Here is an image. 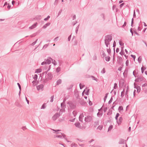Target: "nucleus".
I'll use <instances>...</instances> for the list:
<instances>
[{"label": "nucleus", "instance_id": "obj_59", "mask_svg": "<svg viewBox=\"0 0 147 147\" xmlns=\"http://www.w3.org/2000/svg\"><path fill=\"white\" fill-rule=\"evenodd\" d=\"M131 57H132L133 58H134V60L135 61V59L136 58V56L134 55H131Z\"/></svg>", "mask_w": 147, "mask_h": 147}, {"label": "nucleus", "instance_id": "obj_54", "mask_svg": "<svg viewBox=\"0 0 147 147\" xmlns=\"http://www.w3.org/2000/svg\"><path fill=\"white\" fill-rule=\"evenodd\" d=\"M107 52H108V53L110 54L111 53V49H110L109 48V49H107Z\"/></svg>", "mask_w": 147, "mask_h": 147}, {"label": "nucleus", "instance_id": "obj_56", "mask_svg": "<svg viewBox=\"0 0 147 147\" xmlns=\"http://www.w3.org/2000/svg\"><path fill=\"white\" fill-rule=\"evenodd\" d=\"M102 113H99V112L97 114V115L98 116H102Z\"/></svg>", "mask_w": 147, "mask_h": 147}, {"label": "nucleus", "instance_id": "obj_13", "mask_svg": "<svg viewBox=\"0 0 147 147\" xmlns=\"http://www.w3.org/2000/svg\"><path fill=\"white\" fill-rule=\"evenodd\" d=\"M135 88L137 89V92L139 93L141 90V88L140 86H135Z\"/></svg>", "mask_w": 147, "mask_h": 147}, {"label": "nucleus", "instance_id": "obj_26", "mask_svg": "<svg viewBox=\"0 0 147 147\" xmlns=\"http://www.w3.org/2000/svg\"><path fill=\"white\" fill-rule=\"evenodd\" d=\"M124 94H125L124 89H123V91H122L121 92V97H123L124 96Z\"/></svg>", "mask_w": 147, "mask_h": 147}, {"label": "nucleus", "instance_id": "obj_50", "mask_svg": "<svg viewBox=\"0 0 147 147\" xmlns=\"http://www.w3.org/2000/svg\"><path fill=\"white\" fill-rule=\"evenodd\" d=\"M133 23H134V19H133V18H132V20H131V26L132 27H133Z\"/></svg>", "mask_w": 147, "mask_h": 147}, {"label": "nucleus", "instance_id": "obj_30", "mask_svg": "<svg viewBox=\"0 0 147 147\" xmlns=\"http://www.w3.org/2000/svg\"><path fill=\"white\" fill-rule=\"evenodd\" d=\"M77 114V112L76 111H74L73 112V114L74 117H75Z\"/></svg>", "mask_w": 147, "mask_h": 147}, {"label": "nucleus", "instance_id": "obj_12", "mask_svg": "<svg viewBox=\"0 0 147 147\" xmlns=\"http://www.w3.org/2000/svg\"><path fill=\"white\" fill-rule=\"evenodd\" d=\"M75 125L76 127H78L79 128H81V127L80 123L78 122H77V123H75Z\"/></svg>", "mask_w": 147, "mask_h": 147}, {"label": "nucleus", "instance_id": "obj_42", "mask_svg": "<svg viewBox=\"0 0 147 147\" xmlns=\"http://www.w3.org/2000/svg\"><path fill=\"white\" fill-rule=\"evenodd\" d=\"M42 18V16H38L36 17V19L37 20H40Z\"/></svg>", "mask_w": 147, "mask_h": 147}, {"label": "nucleus", "instance_id": "obj_28", "mask_svg": "<svg viewBox=\"0 0 147 147\" xmlns=\"http://www.w3.org/2000/svg\"><path fill=\"white\" fill-rule=\"evenodd\" d=\"M123 120V118L122 117H120L119 118V121H118V123H121Z\"/></svg>", "mask_w": 147, "mask_h": 147}, {"label": "nucleus", "instance_id": "obj_21", "mask_svg": "<svg viewBox=\"0 0 147 147\" xmlns=\"http://www.w3.org/2000/svg\"><path fill=\"white\" fill-rule=\"evenodd\" d=\"M119 113H117L116 114V116L115 117V118L116 120H117V122H118V118L119 117Z\"/></svg>", "mask_w": 147, "mask_h": 147}, {"label": "nucleus", "instance_id": "obj_51", "mask_svg": "<svg viewBox=\"0 0 147 147\" xmlns=\"http://www.w3.org/2000/svg\"><path fill=\"white\" fill-rule=\"evenodd\" d=\"M112 100H113V98H112V97L110 99V100H109V101L108 103L110 104L112 101Z\"/></svg>", "mask_w": 147, "mask_h": 147}, {"label": "nucleus", "instance_id": "obj_40", "mask_svg": "<svg viewBox=\"0 0 147 147\" xmlns=\"http://www.w3.org/2000/svg\"><path fill=\"white\" fill-rule=\"evenodd\" d=\"M101 72L102 74H104L105 72V69L104 68L101 71Z\"/></svg>", "mask_w": 147, "mask_h": 147}, {"label": "nucleus", "instance_id": "obj_49", "mask_svg": "<svg viewBox=\"0 0 147 147\" xmlns=\"http://www.w3.org/2000/svg\"><path fill=\"white\" fill-rule=\"evenodd\" d=\"M145 86H147V83H145L144 84H143L142 86V88H145L144 87Z\"/></svg>", "mask_w": 147, "mask_h": 147}, {"label": "nucleus", "instance_id": "obj_9", "mask_svg": "<svg viewBox=\"0 0 147 147\" xmlns=\"http://www.w3.org/2000/svg\"><path fill=\"white\" fill-rule=\"evenodd\" d=\"M44 86L42 84H40L37 86V89L38 90H42Z\"/></svg>", "mask_w": 147, "mask_h": 147}, {"label": "nucleus", "instance_id": "obj_45", "mask_svg": "<svg viewBox=\"0 0 147 147\" xmlns=\"http://www.w3.org/2000/svg\"><path fill=\"white\" fill-rule=\"evenodd\" d=\"M120 54L121 55H124V52L123 50H122L121 52L120 53Z\"/></svg>", "mask_w": 147, "mask_h": 147}, {"label": "nucleus", "instance_id": "obj_10", "mask_svg": "<svg viewBox=\"0 0 147 147\" xmlns=\"http://www.w3.org/2000/svg\"><path fill=\"white\" fill-rule=\"evenodd\" d=\"M47 78L49 80H51L53 78V75L51 73H49L47 75Z\"/></svg>", "mask_w": 147, "mask_h": 147}, {"label": "nucleus", "instance_id": "obj_39", "mask_svg": "<svg viewBox=\"0 0 147 147\" xmlns=\"http://www.w3.org/2000/svg\"><path fill=\"white\" fill-rule=\"evenodd\" d=\"M50 18V16H48L46 18H45L44 19L45 21H47Z\"/></svg>", "mask_w": 147, "mask_h": 147}, {"label": "nucleus", "instance_id": "obj_44", "mask_svg": "<svg viewBox=\"0 0 147 147\" xmlns=\"http://www.w3.org/2000/svg\"><path fill=\"white\" fill-rule=\"evenodd\" d=\"M117 87V84L116 83H115L114 84V89H116Z\"/></svg>", "mask_w": 147, "mask_h": 147}, {"label": "nucleus", "instance_id": "obj_2", "mask_svg": "<svg viewBox=\"0 0 147 147\" xmlns=\"http://www.w3.org/2000/svg\"><path fill=\"white\" fill-rule=\"evenodd\" d=\"M93 116H87V117H85V121L86 122H88L91 121L92 119V117Z\"/></svg>", "mask_w": 147, "mask_h": 147}, {"label": "nucleus", "instance_id": "obj_11", "mask_svg": "<svg viewBox=\"0 0 147 147\" xmlns=\"http://www.w3.org/2000/svg\"><path fill=\"white\" fill-rule=\"evenodd\" d=\"M38 23L37 22L35 23V24L32 25L31 26L29 27L30 29H33L36 27L37 26Z\"/></svg>", "mask_w": 147, "mask_h": 147}, {"label": "nucleus", "instance_id": "obj_18", "mask_svg": "<svg viewBox=\"0 0 147 147\" xmlns=\"http://www.w3.org/2000/svg\"><path fill=\"white\" fill-rule=\"evenodd\" d=\"M118 110L119 111V112L123 110V107L122 106H120L118 108Z\"/></svg>", "mask_w": 147, "mask_h": 147}, {"label": "nucleus", "instance_id": "obj_14", "mask_svg": "<svg viewBox=\"0 0 147 147\" xmlns=\"http://www.w3.org/2000/svg\"><path fill=\"white\" fill-rule=\"evenodd\" d=\"M50 24L51 23L50 22H48L43 26L42 28L44 29L46 28L47 26H49Z\"/></svg>", "mask_w": 147, "mask_h": 147}, {"label": "nucleus", "instance_id": "obj_31", "mask_svg": "<svg viewBox=\"0 0 147 147\" xmlns=\"http://www.w3.org/2000/svg\"><path fill=\"white\" fill-rule=\"evenodd\" d=\"M142 73H143L144 72V70L146 69V68L144 67H142L141 68Z\"/></svg>", "mask_w": 147, "mask_h": 147}, {"label": "nucleus", "instance_id": "obj_15", "mask_svg": "<svg viewBox=\"0 0 147 147\" xmlns=\"http://www.w3.org/2000/svg\"><path fill=\"white\" fill-rule=\"evenodd\" d=\"M125 141V140H124L121 139L120 140L119 143L120 144H123L124 143Z\"/></svg>", "mask_w": 147, "mask_h": 147}, {"label": "nucleus", "instance_id": "obj_46", "mask_svg": "<svg viewBox=\"0 0 147 147\" xmlns=\"http://www.w3.org/2000/svg\"><path fill=\"white\" fill-rule=\"evenodd\" d=\"M79 25L76 28V34H77L78 31V28H79Z\"/></svg>", "mask_w": 147, "mask_h": 147}, {"label": "nucleus", "instance_id": "obj_27", "mask_svg": "<svg viewBox=\"0 0 147 147\" xmlns=\"http://www.w3.org/2000/svg\"><path fill=\"white\" fill-rule=\"evenodd\" d=\"M142 89L143 90L144 92L146 93H147V88H142Z\"/></svg>", "mask_w": 147, "mask_h": 147}, {"label": "nucleus", "instance_id": "obj_17", "mask_svg": "<svg viewBox=\"0 0 147 147\" xmlns=\"http://www.w3.org/2000/svg\"><path fill=\"white\" fill-rule=\"evenodd\" d=\"M46 103H44L42 105V106H41L40 109H45L46 108Z\"/></svg>", "mask_w": 147, "mask_h": 147}, {"label": "nucleus", "instance_id": "obj_57", "mask_svg": "<svg viewBox=\"0 0 147 147\" xmlns=\"http://www.w3.org/2000/svg\"><path fill=\"white\" fill-rule=\"evenodd\" d=\"M46 64H47V63L45 61H43L41 63V65H43Z\"/></svg>", "mask_w": 147, "mask_h": 147}, {"label": "nucleus", "instance_id": "obj_55", "mask_svg": "<svg viewBox=\"0 0 147 147\" xmlns=\"http://www.w3.org/2000/svg\"><path fill=\"white\" fill-rule=\"evenodd\" d=\"M17 84L19 87V89L20 90V91H21V86L20 84L18 83H17Z\"/></svg>", "mask_w": 147, "mask_h": 147}, {"label": "nucleus", "instance_id": "obj_8", "mask_svg": "<svg viewBox=\"0 0 147 147\" xmlns=\"http://www.w3.org/2000/svg\"><path fill=\"white\" fill-rule=\"evenodd\" d=\"M68 104L69 107L72 109H74L76 107V105L73 104L71 102H69Z\"/></svg>", "mask_w": 147, "mask_h": 147}, {"label": "nucleus", "instance_id": "obj_35", "mask_svg": "<svg viewBox=\"0 0 147 147\" xmlns=\"http://www.w3.org/2000/svg\"><path fill=\"white\" fill-rule=\"evenodd\" d=\"M61 70V68L60 67H58L56 69V71L57 72H59Z\"/></svg>", "mask_w": 147, "mask_h": 147}, {"label": "nucleus", "instance_id": "obj_3", "mask_svg": "<svg viewBox=\"0 0 147 147\" xmlns=\"http://www.w3.org/2000/svg\"><path fill=\"white\" fill-rule=\"evenodd\" d=\"M57 134H60V135H58L57 134L56 135H55L54 136V138H56L57 137L58 138H62V136H63V138H65V137L66 136L64 134H62L61 133H57Z\"/></svg>", "mask_w": 147, "mask_h": 147}, {"label": "nucleus", "instance_id": "obj_62", "mask_svg": "<svg viewBox=\"0 0 147 147\" xmlns=\"http://www.w3.org/2000/svg\"><path fill=\"white\" fill-rule=\"evenodd\" d=\"M89 90H90L89 89H88V90L86 92H85L86 95H88V92H89Z\"/></svg>", "mask_w": 147, "mask_h": 147}, {"label": "nucleus", "instance_id": "obj_7", "mask_svg": "<svg viewBox=\"0 0 147 147\" xmlns=\"http://www.w3.org/2000/svg\"><path fill=\"white\" fill-rule=\"evenodd\" d=\"M45 60L46 61L47 64H49L51 63L52 61H53V59L51 57H49L47 59H45Z\"/></svg>", "mask_w": 147, "mask_h": 147}, {"label": "nucleus", "instance_id": "obj_24", "mask_svg": "<svg viewBox=\"0 0 147 147\" xmlns=\"http://www.w3.org/2000/svg\"><path fill=\"white\" fill-rule=\"evenodd\" d=\"M113 125H111L109 127L108 129V131H110L113 128Z\"/></svg>", "mask_w": 147, "mask_h": 147}, {"label": "nucleus", "instance_id": "obj_64", "mask_svg": "<svg viewBox=\"0 0 147 147\" xmlns=\"http://www.w3.org/2000/svg\"><path fill=\"white\" fill-rule=\"evenodd\" d=\"M126 22H125L123 25L122 26V27L124 28L125 26H126Z\"/></svg>", "mask_w": 147, "mask_h": 147}, {"label": "nucleus", "instance_id": "obj_22", "mask_svg": "<svg viewBox=\"0 0 147 147\" xmlns=\"http://www.w3.org/2000/svg\"><path fill=\"white\" fill-rule=\"evenodd\" d=\"M110 59V57L109 56L106 57L105 60L107 61H109Z\"/></svg>", "mask_w": 147, "mask_h": 147}, {"label": "nucleus", "instance_id": "obj_58", "mask_svg": "<svg viewBox=\"0 0 147 147\" xmlns=\"http://www.w3.org/2000/svg\"><path fill=\"white\" fill-rule=\"evenodd\" d=\"M126 66H128L129 65V61L128 60H127L126 61Z\"/></svg>", "mask_w": 147, "mask_h": 147}, {"label": "nucleus", "instance_id": "obj_16", "mask_svg": "<svg viewBox=\"0 0 147 147\" xmlns=\"http://www.w3.org/2000/svg\"><path fill=\"white\" fill-rule=\"evenodd\" d=\"M62 81L61 79H59L57 82V85H59L61 83Z\"/></svg>", "mask_w": 147, "mask_h": 147}, {"label": "nucleus", "instance_id": "obj_6", "mask_svg": "<svg viewBox=\"0 0 147 147\" xmlns=\"http://www.w3.org/2000/svg\"><path fill=\"white\" fill-rule=\"evenodd\" d=\"M64 100H63V102L61 103V106L62 108L63 109H61L60 110V111H62L64 112L65 111V108L66 107V106L65 105V102H64Z\"/></svg>", "mask_w": 147, "mask_h": 147}, {"label": "nucleus", "instance_id": "obj_53", "mask_svg": "<svg viewBox=\"0 0 147 147\" xmlns=\"http://www.w3.org/2000/svg\"><path fill=\"white\" fill-rule=\"evenodd\" d=\"M91 77L92 78V79L93 80H95L97 82V79L96 78H95V77H94V76H92Z\"/></svg>", "mask_w": 147, "mask_h": 147}, {"label": "nucleus", "instance_id": "obj_4", "mask_svg": "<svg viewBox=\"0 0 147 147\" xmlns=\"http://www.w3.org/2000/svg\"><path fill=\"white\" fill-rule=\"evenodd\" d=\"M146 80L143 77H140L138 78L136 80V81L138 82H140L142 81L145 82Z\"/></svg>", "mask_w": 147, "mask_h": 147}, {"label": "nucleus", "instance_id": "obj_25", "mask_svg": "<svg viewBox=\"0 0 147 147\" xmlns=\"http://www.w3.org/2000/svg\"><path fill=\"white\" fill-rule=\"evenodd\" d=\"M108 94H109V93H106L105 94V97H104V101L105 102V101L106 100L107 98V96H108Z\"/></svg>", "mask_w": 147, "mask_h": 147}, {"label": "nucleus", "instance_id": "obj_32", "mask_svg": "<svg viewBox=\"0 0 147 147\" xmlns=\"http://www.w3.org/2000/svg\"><path fill=\"white\" fill-rule=\"evenodd\" d=\"M142 58L141 57H139L138 59V61L139 63H140L142 61Z\"/></svg>", "mask_w": 147, "mask_h": 147}, {"label": "nucleus", "instance_id": "obj_43", "mask_svg": "<svg viewBox=\"0 0 147 147\" xmlns=\"http://www.w3.org/2000/svg\"><path fill=\"white\" fill-rule=\"evenodd\" d=\"M38 39H37L36 40L34 41V42H33L31 44V45L32 46L34 45L36 43L37 41L38 40Z\"/></svg>", "mask_w": 147, "mask_h": 147}, {"label": "nucleus", "instance_id": "obj_36", "mask_svg": "<svg viewBox=\"0 0 147 147\" xmlns=\"http://www.w3.org/2000/svg\"><path fill=\"white\" fill-rule=\"evenodd\" d=\"M84 86L85 85H82L81 84H80V87L81 89H82Z\"/></svg>", "mask_w": 147, "mask_h": 147}, {"label": "nucleus", "instance_id": "obj_48", "mask_svg": "<svg viewBox=\"0 0 147 147\" xmlns=\"http://www.w3.org/2000/svg\"><path fill=\"white\" fill-rule=\"evenodd\" d=\"M49 44H45V45L43 47V49H45L49 45Z\"/></svg>", "mask_w": 147, "mask_h": 147}, {"label": "nucleus", "instance_id": "obj_23", "mask_svg": "<svg viewBox=\"0 0 147 147\" xmlns=\"http://www.w3.org/2000/svg\"><path fill=\"white\" fill-rule=\"evenodd\" d=\"M128 91L127 90H126V92L125 93V96L127 98V99H128Z\"/></svg>", "mask_w": 147, "mask_h": 147}, {"label": "nucleus", "instance_id": "obj_38", "mask_svg": "<svg viewBox=\"0 0 147 147\" xmlns=\"http://www.w3.org/2000/svg\"><path fill=\"white\" fill-rule=\"evenodd\" d=\"M54 98V96L53 95L51 97V99L50 100L51 102H52L53 101Z\"/></svg>", "mask_w": 147, "mask_h": 147}, {"label": "nucleus", "instance_id": "obj_20", "mask_svg": "<svg viewBox=\"0 0 147 147\" xmlns=\"http://www.w3.org/2000/svg\"><path fill=\"white\" fill-rule=\"evenodd\" d=\"M42 71V69H38L36 70L35 73H40Z\"/></svg>", "mask_w": 147, "mask_h": 147}, {"label": "nucleus", "instance_id": "obj_61", "mask_svg": "<svg viewBox=\"0 0 147 147\" xmlns=\"http://www.w3.org/2000/svg\"><path fill=\"white\" fill-rule=\"evenodd\" d=\"M52 61V63L54 64V65H56V61L54 60V61H53H53Z\"/></svg>", "mask_w": 147, "mask_h": 147}, {"label": "nucleus", "instance_id": "obj_33", "mask_svg": "<svg viewBox=\"0 0 147 147\" xmlns=\"http://www.w3.org/2000/svg\"><path fill=\"white\" fill-rule=\"evenodd\" d=\"M58 3V0H55V2L54 3V5L56 6L57 5Z\"/></svg>", "mask_w": 147, "mask_h": 147}, {"label": "nucleus", "instance_id": "obj_37", "mask_svg": "<svg viewBox=\"0 0 147 147\" xmlns=\"http://www.w3.org/2000/svg\"><path fill=\"white\" fill-rule=\"evenodd\" d=\"M102 126L99 125L97 129H99L100 130H101L102 129Z\"/></svg>", "mask_w": 147, "mask_h": 147}, {"label": "nucleus", "instance_id": "obj_5", "mask_svg": "<svg viewBox=\"0 0 147 147\" xmlns=\"http://www.w3.org/2000/svg\"><path fill=\"white\" fill-rule=\"evenodd\" d=\"M60 116L59 113H56L52 117V119L53 120L55 121Z\"/></svg>", "mask_w": 147, "mask_h": 147}, {"label": "nucleus", "instance_id": "obj_60", "mask_svg": "<svg viewBox=\"0 0 147 147\" xmlns=\"http://www.w3.org/2000/svg\"><path fill=\"white\" fill-rule=\"evenodd\" d=\"M51 130H52L53 131H55V132L59 131H60L61 130H59V129L55 130L54 129H51Z\"/></svg>", "mask_w": 147, "mask_h": 147}, {"label": "nucleus", "instance_id": "obj_41", "mask_svg": "<svg viewBox=\"0 0 147 147\" xmlns=\"http://www.w3.org/2000/svg\"><path fill=\"white\" fill-rule=\"evenodd\" d=\"M37 75L36 74H35L34 75L33 78L35 80H36L37 79Z\"/></svg>", "mask_w": 147, "mask_h": 147}, {"label": "nucleus", "instance_id": "obj_34", "mask_svg": "<svg viewBox=\"0 0 147 147\" xmlns=\"http://www.w3.org/2000/svg\"><path fill=\"white\" fill-rule=\"evenodd\" d=\"M77 145L76 144H75V143H72L71 144V147H72L73 146L77 147Z\"/></svg>", "mask_w": 147, "mask_h": 147}, {"label": "nucleus", "instance_id": "obj_19", "mask_svg": "<svg viewBox=\"0 0 147 147\" xmlns=\"http://www.w3.org/2000/svg\"><path fill=\"white\" fill-rule=\"evenodd\" d=\"M99 121H97L95 122L94 123V126L96 127L97 125H99Z\"/></svg>", "mask_w": 147, "mask_h": 147}, {"label": "nucleus", "instance_id": "obj_52", "mask_svg": "<svg viewBox=\"0 0 147 147\" xmlns=\"http://www.w3.org/2000/svg\"><path fill=\"white\" fill-rule=\"evenodd\" d=\"M59 37L57 36L55 38L54 40V41L55 42L57 41Z\"/></svg>", "mask_w": 147, "mask_h": 147}, {"label": "nucleus", "instance_id": "obj_63", "mask_svg": "<svg viewBox=\"0 0 147 147\" xmlns=\"http://www.w3.org/2000/svg\"><path fill=\"white\" fill-rule=\"evenodd\" d=\"M84 117L83 114L82 113L80 114L79 117L83 118Z\"/></svg>", "mask_w": 147, "mask_h": 147}, {"label": "nucleus", "instance_id": "obj_1", "mask_svg": "<svg viewBox=\"0 0 147 147\" xmlns=\"http://www.w3.org/2000/svg\"><path fill=\"white\" fill-rule=\"evenodd\" d=\"M105 42L110 43V42L112 40V36L110 35H107L105 36Z\"/></svg>", "mask_w": 147, "mask_h": 147}, {"label": "nucleus", "instance_id": "obj_47", "mask_svg": "<svg viewBox=\"0 0 147 147\" xmlns=\"http://www.w3.org/2000/svg\"><path fill=\"white\" fill-rule=\"evenodd\" d=\"M49 69L47 71H45L44 73H42V76H43L44 75H45L46 76V74L47 73V71H49Z\"/></svg>", "mask_w": 147, "mask_h": 147}, {"label": "nucleus", "instance_id": "obj_29", "mask_svg": "<svg viewBox=\"0 0 147 147\" xmlns=\"http://www.w3.org/2000/svg\"><path fill=\"white\" fill-rule=\"evenodd\" d=\"M101 56L102 57L103 56V57H104L105 56H106V54L105 53V52L103 51H101Z\"/></svg>", "mask_w": 147, "mask_h": 147}]
</instances>
